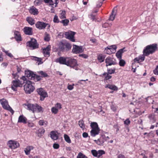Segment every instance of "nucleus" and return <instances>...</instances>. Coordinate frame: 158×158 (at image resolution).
Listing matches in <instances>:
<instances>
[{"mask_svg":"<svg viewBox=\"0 0 158 158\" xmlns=\"http://www.w3.org/2000/svg\"><path fill=\"white\" fill-rule=\"evenodd\" d=\"M43 1V0H35L34 1V4L35 5L39 6L42 4Z\"/></svg>","mask_w":158,"mask_h":158,"instance_id":"49530a36","label":"nucleus"},{"mask_svg":"<svg viewBox=\"0 0 158 158\" xmlns=\"http://www.w3.org/2000/svg\"><path fill=\"white\" fill-rule=\"evenodd\" d=\"M117 157L118 158H125L124 156L121 154L119 155Z\"/></svg>","mask_w":158,"mask_h":158,"instance_id":"774afa93","label":"nucleus"},{"mask_svg":"<svg viewBox=\"0 0 158 158\" xmlns=\"http://www.w3.org/2000/svg\"><path fill=\"white\" fill-rule=\"evenodd\" d=\"M82 136L84 138H86L88 137V134L86 132H84L82 134Z\"/></svg>","mask_w":158,"mask_h":158,"instance_id":"e2e57ef3","label":"nucleus"},{"mask_svg":"<svg viewBox=\"0 0 158 158\" xmlns=\"http://www.w3.org/2000/svg\"><path fill=\"white\" fill-rule=\"evenodd\" d=\"M131 121L129 120V119H127L124 122V124L126 125H128L130 123Z\"/></svg>","mask_w":158,"mask_h":158,"instance_id":"13d9d810","label":"nucleus"},{"mask_svg":"<svg viewBox=\"0 0 158 158\" xmlns=\"http://www.w3.org/2000/svg\"><path fill=\"white\" fill-rule=\"evenodd\" d=\"M0 102L4 109L9 110L11 113L12 114H13L14 111L8 105L7 101L3 99H0Z\"/></svg>","mask_w":158,"mask_h":158,"instance_id":"423d86ee","label":"nucleus"},{"mask_svg":"<svg viewBox=\"0 0 158 158\" xmlns=\"http://www.w3.org/2000/svg\"><path fill=\"white\" fill-rule=\"evenodd\" d=\"M23 30L24 33L26 35H32V29L31 27H24Z\"/></svg>","mask_w":158,"mask_h":158,"instance_id":"a211bd4d","label":"nucleus"},{"mask_svg":"<svg viewBox=\"0 0 158 158\" xmlns=\"http://www.w3.org/2000/svg\"><path fill=\"white\" fill-rule=\"evenodd\" d=\"M26 20L28 23L31 25H33L35 23V20L31 17H27Z\"/></svg>","mask_w":158,"mask_h":158,"instance_id":"7c9ffc66","label":"nucleus"},{"mask_svg":"<svg viewBox=\"0 0 158 158\" xmlns=\"http://www.w3.org/2000/svg\"><path fill=\"white\" fill-rule=\"evenodd\" d=\"M11 89L14 91L17 90V88L18 87H22L24 84L23 81H20L19 80H13L12 82Z\"/></svg>","mask_w":158,"mask_h":158,"instance_id":"39448f33","label":"nucleus"},{"mask_svg":"<svg viewBox=\"0 0 158 158\" xmlns=\"http://www.w3.org/2000/svg\"><path fill=\"white\" fill-rule=\"evenodd\" d=\"M2 50L3 52H4L7 56L10 57L12 58L13 57V55L11 53H9L8 51H6L4 48H2Z\"/></svg>","mask_w":158,"mask_h":158,"instance_id":"37998d69","label":"nucleus"},{"mask_svg":"<svg viewBox=\"0 0 158 158\" xmlns=\"http://www.w3.org/2000/svg\"><path fill=\"white\" fill-rule=\"evenodd\" d=\"M154 73L156 75H158V68L156 67L155 69L153 70Z\"/></svg>","mask_w":158,"mask_h":158,"instance_id":"680f3d73","label":"nucleus"},{"mask_svg":"<svg viewBox=\"0 0 158 158\" xmlns=\"http://www.w3.org/2000/svg\"><path fill=\"white\" fill-rule=\"evenodd\" d=\"M117 47L115 45L108 46L105 48V51L107 54H110L114 53L116 51Z\"/></svg>","mask_w":158,"mask_h":158,"instance_id":"1a4fd4ad","label":"nucleus"},{"mask_svg":"<svg viewBox=\"0 0 158 158\" xmlns=\"http://www.w3.org/2000/svg\"><path fill=\"white\" fill-rule=\"evenodd\" d=\"M105 58V56L102 55H100L98 56V59L100 62L104 61Z\"/></svg>","mask_w":158,"mask_h":158,"instance_id":"72a5a7b5","label":"nucleus"},{"mask_svg":"<svg viewBox=\"0 0 158 158\" xmlns=\"http://www.w3.org/2000/svg\"><path fill=\"white\" fill-rule=\"evenodd\" d=\"M63 32H60L58 34V36L60 38H62L63 36Z\"/></svg>","mask_w":158,"mask_h":158,"instance_id":"0e129e2a","label":"nucleus"},{"mask_svg":"<svg viewBox=\"0 0 158 158\" xmlns=\"http://www.w3.org/2000/svg\"><path fill=\"white\" fill-rule=\"evenodd\" d=\"M53 22L55 23H59L60 22L58 16L55 15L53 19Z\"/></svg>","mask_w":158,"mask_h":158,"instance_id":"864d4df0","label":"nucleus"},{"mask_svg":"<svg viewBox=\"0 0 158 158\" xmlns=\"http://www.w3.org/2000/svg\"><path fill=\"white\" fill-rule=\"evenodd\" d=\"M51 111L53 113L56 114L58 113V109L55 107H53L51 109Z\"/></svg>","mask_w":158,"mask_h":158,"instance_id":"09e8293b","label":"nucleus"},{"mask_svg":"<svg viewBox=\"0 0 158 158\" xmlns=\"http://www.w3.org/2000/svg\"><path fill=\"white\" fill-rule=\"evenodd\" d=\"M21 79L23 81L24 84L26 83L24 85V89L25 92L27 94H30L33 92L34 90L35 87L33 85L32 82L27 80L25 76L22 77Z\"/></svg>","mask_w":158,"mask_h":158,"instance_id":"f257e3e1","label":"nucleus"},{"mask_svg":"<svg viewBox=\"0 0 158 158\" xmlns=\"http://www.w3.org/2000/svg\"><path fill=\"white\" fill-rule=\"evenodd\" d=\"M44 111L43 108L40 106L36 104V111L35 112L38 113L43 112Z\"/></svg>","mask_w":158,"mask_h":158,"instance_id":"2f4dec72","label":"nucleus"},{"mask_svg":"<svg viewBox=\"0 0 158 158\" xmlns=\"http://www.w3.org/2000/svg\"><path fill=\"white\" fill-rule=\"evenodd\" d=\"M59 49L61 51L67 52L71 48V46L68 43L60 42L59 44Z\"/></svg>","mask_w":158,"mask_h":158,"instance_id":"20e7f679","label":"nucleus"},{"mask_svg":"<svg viewBox=\"0 0 158 158\" xmlns=\"http://www.w3.org/2000/svg\"><path fill=\"white\" fill-rule=\"evenodd\" d=\"M55 107L58 109H60L61 108V105L59 103H57L55 105Z\"/></svg>","mask_w":158,"mask_h":158,"instance_id":"6e6d98bb","label":"nucleus"},{"mask_svg":"<svg viewBox=\"0 0 158 158\" xmlns=\"http://www.w3.org/2000/svg\"><path fill=\"white\" fill-rule=\"evenodd\" d=\"M116 70V69L114 68H113V69H107V73L108 74H111L114 73Z\"/></svg>","mask_w":158,"mask_h":158,"instance_id":"4c0bfd02","label":"nucleus"},{"mask_svg":"<svg viewBox=\"0 0 158 158\" xmlns=\"http://www.w3.org/2000/svg\"><path fill=\"white\" fill-rule=\"evenodd\" d=\"M15 35V38L17 41H20L22 40L21 35L19 32L18 31H15L14 32Z\"/></svg>","mask_w":158,"mask_h":158,"instance_id":"a878e982","label":"nucleus"},{"mask_svg":"<svg viewBox=\"0 0 158 158\" xmlns=\"http://www.w3.org/2000/svg\"><path fill=\"white\" fill-rule=\"evenodd\" d=\"M27 106V109L32 111L33 113L36 111V104H32L29 103L27 105L25 104Z\"/></svg>","mask_w":158,"mask_h":158,"instance_id":"aec40b11","label":"nucleus"},{"mask_svg":"<svg viewBox=\"0 0 158 158\" xmlns=\"http://www.w3.org/2000/svg\"><path fill=\"white\" fill-rule=\"evenodd\" d=\"M99 129H92L90 131L91 135L92 137H95L99 134Z\"/></svg>","mask_w":158,"mask_h":158,"instance_id":"393cba45","label":"nucleus"},{"mask_svg":"<svg viewBox=\"0 0 158 158\" xmlns=\"http://www.w3.org/2000/svg\"><path fill=\"white\" fill-rule=\"evenodd\" d=\"M157 44H155L147 46L143 51L144 55L148 56L150 54L154 53L157 49Z\"/></svg>","mask_w":158,"mask_h":158,"instance_id":"f03ea898","label":"nucleus"},{"mask_svg":"<svg viewBox=\"0 0 158 158\" xmlns=\"http://www.w3.org/2000/svg\"><path fill=\"white\" fill-rule=\"evenodd\" d=\"M38 135L39 136H41L44 133L45 130L43 128H42L40 129L38 131Z\"/></svg>","mask_w":158,"mask_h":158,"instance_id":"f704fd0d","label":"nucleus"},{"mask_svg":"<svg viewBox=\"0 0 158 158\" xmlns=\"http://www.w3.org/2000/svg\"><path fill=\"white\" fill-rule=\"evenodd\" d=\"M107 73L105 72L103 74V75L105 77V79L106 80H108L111 78L112 76L109 75Z\"/></svg>","mask_w":158,"mask_h":158,"instance_id":"79ce46f5","label":"nucleus"},{"mask_svg":"<svg viewBox=\"0 0 158 158\" xmlns=\"http://www.w3.org/2000/svg\"><path fill=\"white\" fill-rule=\"evenodd\" d=\"M36 91L38 94L40 95V100L41 101L44 100L45 98L48 96L47 93L42 88H40L37 89Z\"/></svg>","mask_w":158,"mask_h":158,"instance_id":"6e6552de","label":"nucleus"},{"mask_svg":"<svg viewBox=\"0 0 158 158\" xmlns=\"http://www.w3.org/2000/svg\"><path fill=\"white\" fill-rule=\"evenodd\" d=\"M106 88H108L110 89L117 91L118 89V87L115 85L110 84H108L105 86Z\"/></svg>","mask_w":158,"mask_h":158,"instance_id":"cd10ccee","label":"nucleus"},{"mask_svg":"<svg viewBox=\"0 0 158 158\" xmlns=\"http://www.w3.org/2000/svg\"><path fill=\"white\" fill-rule=\"evenodd\" d=\"M27 118L23 115H20L18 118V123H23L24 124L27 123Z\"/></svg>","mask_w":158,"mask_h":158,"instance_id":"5701e85b","label":"nucleus"},{"mask_svg":"<svg viewBox=\"0 0 158 158\" xmlns=\"http://www.w3.org/2000/svg\"><path fill=\"white\" fill-rule=\"evenodd\" d=\"M48 24L43 22L38 21L35 23L36 27L40 30L44 29Z\"/></svg>","mask_w":158,"mask_h":158,"instance_id":"ddd939ff","label":"nucleus"},{"mask_svg":"<svg viewBox=\"0 0 158 158\" xmlns=\"http://www.w3.org/2000/svg\"><path fill=\"white\" fill-rule=\"evenodd\" d=\"M127 51L125 49V48L121 49L117 52L116 54V56L119 59H121L122 57V54L124 52Z\"/></svg>","mask_w":158,"mask_h":158,"instance_id":"412c9836","label":"nucleus"},{"mask_svg":"<svg viewBox=\"0 0 158 158\" xmlns=\"http://www.w3.org/2000/svg\"><path fill=\"white\" fill-rule=\"evenodd\" d=\"M38 73L41 75L42 77H46L48 76V74L43 71H40L38 72Z\"/></svg>","mask_w":158,"mask_h":158,"instance_id":"a18cd8bd","label":"nucleus"},{"mask_svg":"<svg viewBox=\"0 0 158 158\" xmlns=\"http://www.w3.org/2000/svg\"><path fill=\"white\" fill-rule=\"evenodd\" d=\"M92 129H99L97 123L96 122H92L90 124Z\"/></svg>","mask_w":158,"mask_h":158,"instance_id":"473e14b6","label":"nucleus"},{"mask_svg":"<svg viewBox=\"0 0 158 158\" xmlns=\"http://www.w3.org/2000/svg\"><path fill=\"white\" fill-rule=\"evenodd\" d=\"M29 12L31 14L34 15H37L38 12V10L33 6L30 8Z\"/></svg>","mask_w":158,"mask_h":158,"instance_id":"bb28decb","label":"nucleus"},{"mask_svg":"<svg viewBox=\"0 0 158 158\" xmlns=\"http://www.w3.org/2000/svg\"><path fill=\"white\" fill-rule=\"evenodd\" d=\"M120 61L119 63V64L121 66H124L126 63L125 61L121 59H119Z\"/></svg>","mask_w":158,"mask_h":158,"instance_id":"3c124183","label":"nucleus"},{"mask_svg":"<svg viewBox=\"0 0 158 158\" xmlns=\"http://www.w3.org/2000/svg\"><path fill=\"white\" fill-rule=\"evenodd\" d=\"M75 34V32L72 31L66 32L65 33L66 38L70 40L72 42L75 41V40L74 39Z\"/></svg>","mask_w":158,"mask_h":158,"instance_id":"9b49d317","label":"nucleus"},{"mask_svg":"<svg viewBox=\"0 0 158 158\" xmlns=\"http://www.w3.org/2000/svg\"><path fill=\"white\" fill-rule=\"evenodd\" d=\"M57 132L52 131L50 132V137L53 140H56L58 139V136L56 134Z\"/></svg>","mask_w":158,"mask_h":158,"instance_id":"b1692460","label":"nucleus"},{"mask_svg":"<svg viewBox=\"0 0 158 158\" xmlns=\"http://www.w3.org/2000/svg\"><path fill=\"white\" fill-rule=\"evenodd\" d=\"M25 77H27L28 79L32 80L34 76L35 75V74L31 71L27 70L25 71Z\"/></svg>","mask_w":158,"mask_h":158,"instance_id":"6ab92c4d","label":"nucleus"},{"mask_svg":"<svg viewBox=\"0 0 158 158\" xmlns=\"http://www.w3.org/2000/svg\"><path fill=\"white\" fill-rule=\"evenodd\" d=\"M50 38L49 35L48 34H46L44 38V40L47 41H48L50 40Z\"/></svg>","mask_w":158,"mask_h":158,"instance_id":"4d7b16f0","label":"nucleus"},{"mask_svg":"<svg viewBox=\"0 0 158 158\" xmlns=\"http://www.w3.org/2000/svg\"><path fill=\"white\" fill-rule=\"evenodd\" d=\"M8 144L9 147L12 149H15L19 146V143L15 141L9 140Z\"/></svg>","mask_w":158,"mask_h":158,"instance_id":"f8f14e48","label":"nucleus"},{"mask_svg":"<svg viewBox=\"0 0 158 158\" xmlns=\"http://www.w3.org/2000/svg\"><path fill=\"white\" fill-rule=\"evenodd\" d=\"M64 138L65 141L68 143H71V139L69 136L67 135L64 134Z\"/></svg>","mask_w":158,"mask_h":158,"instance_id":"58836bf2","label":"nucleus"},{"mask_svg":"<svg viewBox=\"0 0 158 158\" xmlns=\"http://www.w3.org/2000/svg\"><path fill=\"white\" fill-rule=\"evenodd\" d=\"M115 8H114L112 11L111 14L110 16L109 20L111 21H113L115 18L116 12H115Z\"/></svg>","mask_w":158,"mask_h":158,"instance_id":"c756f323","label":"nucleus"},{"mask_svg":"<svg viewBox=\"0 0 158 158\" xmlns=\"http://www.w3.org/2000/svg\"><path fill=\"white\" fill-rule=\"evenodd\" d=\"M92 155L94 157L99 158L102 155L105 154V152L103 150H99L97 151L95 150H93L91 151Z\"/></svg>","mask_w":158,"mask_h":158,"instance_id":"9d476101","label":"nucleus"},{"mask_svg":"<svg viewBox=\"0 0 158 158\" xmlns=\"http://www.w3.org/2000/svg\"><path fill=\"white\" fill-rule=\"evenodd\" d=\"M145 56L143 54L142 55H140L138 57L139 58V60H140V62H142L144 60Z\"/></svg>","mask_w":158,"mask_h":158,"instance_id":"5fc2aeb1","label":"nucleus"},{"mask_svg":"<svg viewBox=\"0 0 158 158\" xmlns=\"http://www.w3.org/2000/svg\"><path fill=\"white\" fill-rule=\"evenodd\" d=\"M27 46L29 47L32 50L37 48L39 47L36 40L34 39H31V40L27 43Z\"/></svg>","mask_w":158,"mask_h":158,"instance_id":"0eeeda50","label":"nucleus"},{"mask_svg":"<svg viewBox=\"0 0 158 158\" xmlns=\"http://www.w3.org/2000/svg\"><path fill=\"white\" fill-rule=\"evenodd\" d=\"M105 62L106 64V67L112 65H115L116 64L115 60L113 58L110 57H108L106 58Z\"/></svg>","mask_w":158,"mask_h":158,"instance_id":"2eb2a0df","label":"nucleus"},{"mask_svg":"<svg viewBox=\"0 0 158 158\" xmlns=\"http://www.w3.org/2000/svg\"><path fill=\"white\" fill-rule=\"evenodd\" d=\"M68 57L61 56L56 59L55 61L56 63H59L60 64H64L67 65V61Z\"/></svg>","mask_w":158,"mask_h":158,"instance_id":"4468645a","label":"nucleus"},{"mask_svg":"<svg viewBox=\"0 0 158 158\" xmlns=\"http://www.w3.org/2000/svg\"><path fill=\"white\" fill-rule=\"evenodd\" d=\"M79 56L85 59L87 58L88 57V56L85 54H80L79 55Z\"/></svg>","mask_w":158,"mask_h":158,"instance_id":"bf43d9fd","label":"nucleus"},{"mask_svg":"<svg viewBox=\"0 0 158 158\" xmlns=\"http://www.w3.org/2000/svg\"><path fill=\"white\" fill-rule=\"evenodd\" d=\"M77 158H88V157L81 152H80L77 157Z\"/></svg>","mask_w":158,"mask_h":158,"instance_id":"8fccbe9b","label":"nucleus"},{"mask_svg":"<svg viewBox=\"0 0 158 158\" xmlns=\"http://www.w3.org/2000/svg\"><path fill=\"white\" fill-rule=\"evenodd\" d=\"M32 80H34L35 81H38L41 80L40 76H38L35 74V75L34 76Z\"/></svg>","mask_w":158,"mask_h":158,"instance_id":"c9c22d12","label":"nucleus"},{"mask_svg":"<svg viewBox=\"0 0 158 158\" xmlns=\"http://www.w3.org/2000/svg\"><path fill=\"white\" fill-rule=\"evenodd\" d=\"M50 49L48 46L46 47V48H44L43 50V53L44 55L45 56L48 55L49 56L50 52L49 51Z\"/></svg>","mask_w":158,"mask_h":158,"instance_id":"c85d7f7f","label":"nucleus"},{"mask_svg":"<svg viewBox=\"0 0 158 158\" xmlns=\"http://www.w3.org/2000/svg\"><path fill=\"white\" fill-rule=\"evenodd\" d=\"M65 14L66 12L65 11H62L60 13V18L61 19H65L66 18Z\"/></svg>","mask_w":158,"mask_h":158,"instance_id":"a19ab883","label":"nucleus"},{"mask_svg":"<svg viewBox=\"0 0 158 158\" xmlns=\"http://www.w3.org/2000/svg\"><path fill=\"white\" fill-rule=\"evenodd\" d=\"M44 2L45 3H48L50 6H53L54 4H56L55 6L56 7L57 6V4L59 3L58 0H44Z\"/></svg>","mask_w":158,"mask_h":158,"instance_id":"4be33fe9","label":"nucleus"},{"mask_svg":"<svg viewBox=\"0 0 158 158\" xmlns=\"http://www.w3.org/2000/svg\"><path fill=\"white\" fill-rule=\"evenodd\" d=\"M53 147L54 149H58L59 147V145L57 143H55L53 145Z\"/></svg>","mask_w":158,"mask_h":158,"instance_id":"052dcab7","label":"nucleus"},{"mask_svg":"<svg viewBox=\"0 0 158 158\" xmlns=\"http://www.w3.org/2000/svg\"><path fill=\"white\" fill-rule=\"evenodd\" d=\"M31 150L30 147H27L24 150V151L26 155H28L30 153Z\"/></svg>","mask_w":158,"mask_h":158,"instance_id":"603ef678","label":"nucleus"},{"mask_svg":"<svg viewBox=\"0 0 158 158\" xmlns=\"http://www.w3.org/2000/svg\"><path fill=\"white\" fill-rule=\"evenodd\" d=\"M73 85H69L68 86V89L69 90H72L73 88Z\"/></svg>","mask_w":158,"mask_h":158,"instance_id":"69168bd1","label":"nucleus"},{"mask_svg":"<svg viewBox=\"0 0 158 158\" xmlns=\"http://www.w3.org/2000/svg\"><path fill=\"white\" fill-rule=\"evenodd\" d=\"M39 124L40 126H43L44 125L46 127L48 123L47 122L44 121L43 120H41L39 121Z\"/></svg>","mask_w":158,"mask_h":158,"instance_id":"c03bdc74","label":"nucleus"},{"mask_svg":"<svg viewBox=\"0 0 158 158\" xmlns=\"http://www.w3.org/2000/svg\"><path fill=\"white\" fill-rule=\"evenodd\" d=\"M78 124L80 127L84 129L85 128L84 121L82 120H81L78 122Z\"/></svg>","mask_w":158,"mask_h":158,"instance_id":"ea45409f","label":"nucleus"},{"mask_svg":"<svg viewBox=\"0 0 158 158\" xmlns=\"http://www.w3.org/2000/svg\"><path fill=\"white\" fill-rule=\"evenodd\" d=\"M106 141V136L105 135H102L99 139L97 140H94L96 143L99 145H102L104 142Z\"/></svg>","mask_w":158,"mask_h":158,"instance_id":"f3484780","label":"nucleus"},{"mask_svg":"<svg viewBox=\"0 0 158 158\" xmlns=\"http://www.w3.org/2000/svg\"><path fill=\"white\" fill-rule=\"evenodd\" d=\"M31 59L33 60L40 62H41L42 60V59L41 58H39L34 56L31 57Z\"/></svg>","mask_w":158,"mask_h":158,"instance_id":"de8ad7c7","label":"nucleus"},{"mask_svg":"<svg viewBox=\"0 0 158 158\" xmlns=\"http://www.w3.org/2000/svg\"><path fill=\"white\" fill-rule=\"evenodd\" d=\"M83 50L81 46H79L76 45H73L72 51L74 53H79L83 52Z\"/></svg>","mask_w":158,"mask_h":158,"instance_id":"dca6fc26","label":"nucleus"},{"mask_svg":"<svg viewBox=\"0 0 158 158\" xmlns=\"http://www.w3.org/2000/svg\"><path fill=\"white\" fill-rule=\"evenodd\" d=\"M139 57L135 58V59H134V61L135 62H137L138 63H139Z\"/></svg>","mask_w":158,"mask_h":158,"instance_id":"338daca9","label":"nucleus"},{"mask_svg":"<svg viewBox=\"0 0 158 158\" xmlns=\"http://www.w3.org/2000/svg\"><path fill=\"white\" fill-rule=\"evenodd\" d=\"M60 22L63 24L64 26H67L69 23V20L68 19H65L62 20Z\"/></svg>","mask_w":158,"mask_h":158,"instance_id":"e433bc0d","label":"nucleus"},{"mask_svg":"<svg viewBox=\"0 0 158 158\" xmlns=\"http://www.w3.org/2000/svg\"><path fill=\"white\" fill-rule=\"evenodd\" d=\"M67 66L78 70V68L77 67L78 65L77 60L71 57H68L67 63Z\"/></svg>","mask_w":158,"mask_h":158,"instance_id":"7ed1b4c3","label":"nucleus"}]
</instances>
